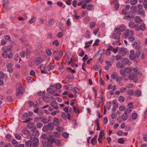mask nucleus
<instances>
[{
    "label": "nucleus",
    "instance_id": "obj_1",
    "mask_svg": "<svg viewBox=\"0 0 147 147\" xmlns=\"http://www.w3.org/2000/svg\"><path fill=\"white\" fill-rule=\"evenodd\" d=\"M123 35L125 38L128 37L129 41L131 42H133L135 39V38L134 36V32L132 30H126L123 33Z\"/></svg>",
    "mask_w": 147,
    "mask_h": 147
},
{
    "label": "nucleus",
    "instance_id": "obj_2",
    "mask_svg": "<svg viewBox=\"0 0 147 147\" xmlns=\"http://www.w3.org/2000/svg\"><path fill=\"white\" fill-rule=\"evenodd\" d=\"M132 69L133 67L131 66L130 67L125 68L124 71L123 70H120V73L122 75V76L120 77V79L122 80H127L128 79V77L125 74V72L129 73L132 71Z\"/></svg>",
    "mask_w": 147,
    "mask_h": 147
},
{
    "label": "nucleus",
    "instance_id": "obj_3",
    "mask_svg": "<svg viewBox=\"0 0 147 147\" xmlns=\"http://www.w3.org/2000/svg\"><path fill=\"white\" fill-rule=\"evenodd\" d=\"M18 87L17 89V92L16 94L17 96L19 98H20L22 96L23 93L24 92V90L22 88V84L20 83H18L17 84Z\"/></svg>",
    "mask_w": 147,
    "mask_h": 147
},
{
    "label": "nucleus",
    "instance_id": "obj_4",
    "mask_svg": "<svg viewBox=\"0 0 147 147\" xmlns=\"http://www.w3.org/2000/svg\"><path fill=\"white\" fill-rule=\"evenodd\" d=\"M115 33H113L112 36V38H113L117 39L118 41L116 42L117 44L119 43V29L118 27L116 28L114 30Z\"/></svg>",
    "mask_w": 147,
    "mask_h": 147
},
{
    "label": "nucleus",
    "instance_id": "obj_5",
    "mask_svg": "<svg viewBox=\"0 0 147 147\" xmlns=\"http://www.w3.org/2000/svg\"><path fill=\"white\" fill-rule=\"evenodd\" d=\"M135 16L134 13L133 11H131L127 12V13L125 14V16L124 18V19L129 21L132 20L134 19Z\"/></svg>",
    "mask_w": 147,
    "mask_h": 147
},
{
    "label": "nucleus",
    "instance_id": "obj_6",
    "mask_svg": "<svg viewBox=\"0 0 147 147\" xmlns=\"http://www.w3.org/2000/svg\"><path fill=\"white\" fill-rule=\"evenodd\" d=\"M31 147H37L39 143V140L38 138H31Z\"/></svg>",
    "mask_w": 147,
    "mask_h": 147
},
{
    "label": "nucleus",
    "instance_id": "obj_7",
    "mask_svg": "<svg viewBox=\"0 0 147 147\" xmlns=\"http://www.w3.org/2000/svg\"><path fill=\"white\" fill-rule=\"evenodd\" d=\"M129 80H133L134 82L135 83H136L138 81V76L135 75L134 73H132L129 74Z\"/></svg>",
    "mask_w": 147,
    "mask_h": 147
},
{
    "label": "nucleus",
    "instance_id": "obj_8",
    "mask_svg": "<svg viewBox=\"0 0 147 147\" xmlns=\"http://www.w3.org/2000/svg\"><path fill=\"white\" fill-rule=\"evenodd\" d=\"M22 119L24 121H23L24 123H28L31 120L30 117H29L28 114L27 113H25L22 116Z\"/></svg>",
    "mask_w": 147,
    "mask_h": 147
},
{
    "label": "nucleus",
    "instance_id": "obj_9",
    "mask_svg": "<svg viewBox=\"0 0 147 147\" xmlns=\"http://www.w3.org/2000/svg\"><path fill=\"white\" fill-rule=\"evenodd\" d=\"M146 27L145 24L144 23H142L141 24L139 27L138 26L136 28H135V29L137 31H138L140 30L142 31H144L145 30Z\"/></svg>",
    "mask_w": 147,
    "mask_h": 147
},
{
    "label": "nucleus",
    "instance_id": "obj_10",
    "mask_svg": "<svg viewBox=\"0 0 147 147\" xmlns=\"http://www.w3.org/2000/svg\"><path fill=\"white\" fill-rule=\"evenodd\" d=\"M42 98L43 100L46 102H49L50 101V95L48 94L43 95Z\"/></svg>",
    "mask_w": 147,
    "mask_h": 147
},
{
    "label": "nucleus",
    "instance_id": "obj_11",
    "mask_svg": "<svg viewBox=\"0 0 147 147\" xmlns=\"http://www.w3.org/2000/svg\"><path fill=\"white\" fill-rule=\"evenodd\" d=\"M36 128L33 127L32 129V131L33 132L32 133V135L34 136L35 137H38L39 136V131L36 130Z\"/></svg>",
    "mask_w": 147,
    "mask_h": 147
},
{
    "label": "nucleus",
    "instance_id": "obj_12",
    "mask_svg": "<svg viewBox=\"0 0 147 147\" xmlns=\"http://www.w3.org/2000/svg\"><path fill=\"white\" fill-rule=\"evenodd\" d=\"M53 140H50L48 141L47 142H45L46 145L45 144L44 147H47L48 146L51 147L53 146Z\"/></svg>",
    "mask_w": 147,
    "mask_h": 147
},
{
    "label": "nucleus",
    "instance_id": "obj_13",
    "mask_svg": "<svg viewBox=\"0 0 147 147\" xmlns=\"http://www.w3.org/2000/svg\"><path fill=\"white\" fill-rule=\"evenodd\" d=\"M33 111L34 113H37L38 115L40 116H42L44 113L43 110H39V108H36V109L34 110Z\"/></svg>",
    "mask_w": 147,
    "mask_h": 147
},
{
    "label": "nucleus",
    "instance_id": "obj_14",
    "mask_svg": "<svg viewBox=\"0 0 147 147\" xmlns=\"http://www.w3.org/2000/svg\"><path fill=\"white\" fill-rule=\"evenodd\" d=\"M127 54L126 49L124 48H120V57L125 56Z\"/></svg>",
    "mask_w": 147,
    "mask_h": 147
},
{
    "label": "nucleus",
    "instance_id": "obj_15",
    "mask_svg": "<svg viewBox=\"0 0 147 147\" xmlns=\"http://www.w3.org/2000/svg\"><path fill=\"white\" fill-rule=\"evenodd\" d=\"M62 86L61 84L59 83H56L55 85H51L50 86V87H52L53 88H55V89L57 90H60Z\"/></svg>",
    "mask_w": 147,
    "mask_h": 147
},
{
    "label": "nucleus",
    "instance_id": "obj_16",
    "mask_svg": "<svg viewBox=\"0 0 147 147\" xmlns=\"http://www.w3.org/2000/svg\"><path fill=\"white\" fill-rule=\"evenodd\" d=\"M141 59H143L145 58H147V49H144L140 57Z\"/></svg>",
    "mask_w": 147,
    "mask_h": 147
},
{
    "label": "nucleus",
    "instance_id": "obj_17",
    "mask_svg": "<svg viewBox=\"0 0 147 147\" xmlns=\"http://www.w3.org/2000/svg\"><path fill=\"white\" fill-rule=\"evenodd\" d=\"M61 116L62 118L65 120H66V116H68V119L69 120H70L71 119V116L69 113L66 114L65 113H62L61 114Z\"/></svg>",
    "mask_w": 147,
    "mask_h": 147
},
{
    "label": "nucleus",
    "instance_id": "obj_18",
    "mask_svg": "<svg viewBox=\"0 0 147 147\" xmlns=\"http://www.w3.org/2000/svg\"><path fill=\"white\" fill-rule=\"evenodd\" d=\"M52 123L53 125L55 126H58L60 123L59 119L56 117H55Z\"/></svg>",
    "mask_w": 147,
    "mask_h": 147
},
{
    "label": "nucleus",
    "instance_id": "obj_19",
    "mask_svg": "<svg viewBox=\"0 0 147 147\" xmlns=\"http://www.w3.org/2000/svg\"><path fill=\"white\" fill-rule=\"evenodd\" d=\"M50 105L55 109H59L57 103L54 101H51L50 103Z\"/></svg>",
    "mask_w": 147,
    "mask_h": 147
},
{
    "label": "nucleus",
    "instance_id": "obj_20",
    "mask_svg": "<svg viewBox=\"0 0 147 147\" xmlns=\"http://www.w3.org/2000/svg\"><path fill=\"white\" fill-rule=\"evenodd\" d=\"M134 21L138 24H140L142 22V20L139 16H136L134 18Z\"/></svg>",
    "mask_w": 147,
    "mask_h": 147
},
{
    "label": "nucleus",
    "instance_id": "obj_21",
    "mask_svg": "<svg viewBox=\"0 0 147 147\" xmlns=\"http://www.w3.org/2000/svg\"><path fill=\"white\" fill-rule=\"evenodd\" d=\"M120 61L122 62L124 65H127L129 62L128 59L125 57L123 58L120 57Z\"/></svg>",
    "mask_w": 147,
    "mask_h": 147
},
{
    "label": "nucleus",
    "instance_id": "obj_22",
    "mask_svg": "<svg viewBox=\"0 0 147 147\" xmlns=\"http://www.w3.org/2000/svg\"><path fill=\"white\" fill-rule=\"evenodd\" d=\"M12 47V45H9L8 47H4L2 48L3 51H9L10 50Z\"/></svg>",
    "mask_w": 147,
    "mask_h": 147
},
{
    "label": "nucleus",
    "instance_id": "obj_23",
    "mask_svg": "<svg viewBox=\"0 0 147 147\" xmlns=\"http://www.w3.org/2000/svg\"><path fill=\"white\" fill-rule=\"evenodd\" d=\"M140 43L137 42H134L133 45L135 47V48L137 50H140L141 48V46L140 45Z\"/></svg>",
    "mask_w": 147,
    "mask_h": 147
},
{
    "label": "nucleus",
    "instance_id": "obj_24",
    "mask_svg": "<svg viewBox=\"0 0 147 147\" xmlns=\"http://www.w3.org/2000/svg\"><path fill=\"white\" fill-rule=\"evenodd\" d=\"M129 27L131 28H136L138 26V25H137L134 22H130L128 24Z\"/></svg>",
    "mask_w": 147,
    "mask_h": 147
},
{
    "label": "nucleus",
    "instance_id": "obj_25",
    "mask_svg": "<svg viewBox=\"0 0 147 147\" xmlns=\"http://www.w3.org/2000/svg\"><path fill=\"white\" fill-rule=\"evenodd\" d=\"M113 107L114 108V109H112V110L113 111H116L115 109L117 108L118 106V105L115 100H113Z\"/></svg>",
    "mask_w": 147,
    "mask_h": 147
},
{
    "label": "nucleus",
    "instance_id": "obj_26",
    "mask_svg": "<svg viewBox=\"0 0 147 147\" xmlns=\"http://www.w3.org/2000/svg\"><path fill=\"white\" fill-rule=\"evenodd\" d=\"M47 91L48 93L52 94H54L55 92L56 91L55 90L51 88H48L47 90Z\"/></svg>",
    "mask_w": 147,
    "mask_h": 147
},
{
    "label": "nucleus",
    "instance_id": "obj_27",
    "mask_svg": "<svg viewBox=\"0 0 147 147\" xmlns=\"http://www.w3.org/2000/svg\"><path fill=\"white\" fill-rule=\"evenodd\" d=\"M125 125L124 123H122L121 124V127L122 128H125V129L126 131H129L130 129V127H127V126L125 127Z\"/></svg>",
    "mask_w": 147,
    "mask_h": 147
},
{
    "label": "nucleus",
    "instance_id": "obj_28",
    "mask_svg": "<svg viewBox=\"0 0 147 147\" xmlns=\"http://www.w3.org/2000/svg\"><path fill=\"white\" fill-rule=\"evenodd\" d=\"M22 134L28 136V135H29L30 132L27 129H24L22 131Z\"/></svg>",
    "mask_w": 147,
    "mask_h": 147
},
{
    "label": "nucleus",
    "instance_id": "obj_29",
    "mask_svg": "<svg viewBox=\"0 0 147 147\" xmlns=\"http://www.w3.org/2000/svg\"><path fill=\"white\" fill-rule=\"evenodd\" d=\"M73 109L75 113L79 114L81 113V111L78 107L74 106Z\"/></svg>",
    "mask_w": 147,
    "mask_h": 147
},
{
    "label": "nucleus",
    "instance_id": "obj_30",
    "mask_svg": "<svg viewBox=\"0 0 147 147\" xmlns=\"http://www.w3.org/2000/svg\"><path fill=\"white\" fill-rule=\"evenodd\" d=\"M47 125L48 127V129L49 130L52 131L54 129V127L52 123H49Z\"/></svg>",
    "mask_w": 147,
    "mask_h": 147
},
{
    "label": "nucleus",
    "instance_id": "obj_31",
    "mask_svg": "<svg viewBox=\"0 0 147 147\" xmlns=\"http://www.w3.org/2000/svg\"><path fill=\"white\" fill-rule=\"evenodd\" d=\"M104 52V50L103 49H100L98 53L96 54V56L98 57V56H101L103 54Z\"/></svg>",
    "mask_w": 147,
    "mask_h": 147
},
{
    "label": "nucleus",
    "instance_id": "obj_32",
    "mask_svg": "<svg viewBox=\"0 0 147 147\" xmlns=\"http://www.w3.org/2000/svg\"><path fill=\"white\" fill-rule=\"evenodd\" d=\"M40 119H41V121L45 124L49 122V120L47 121L45 117H40Z\"/></svg>",
    "mask_w": 147,
    "mask_h": 147
},
{
    "label": "nucleus",
    "instance_id": "obj_33",
    "mask_svg": "<svg viewBox=\"0 0 147 147\" xmlns=\"http://www.w3.org/2000/svg\"><path fill=\"white\" fill-rule=\"evenodd\" d=\"M3 6L6 9L9 8V5L8 4H6L7 3L9 2L8 0H3Z\"/></svg>",
    "mask_w": 147,
    "mask_h": 147
},
{
    "label": "nucleus",
    "instance_id": "obj_34",
    "mask_svg": "<svg viewBox=\"0 0 147 147\" xmlns=\"http://www.w3.org/2000/svg\"><path fill=\"white\" fill-rule=\"evenodd\" d=\"M97 136L96 135L92 139L91 142L93 145H94L95 144V142H97L96 139Z\"/></svg>",
    "mask_w": 147,
    "mask_h": 147
},
{
    "label": "nucleus",
    "instance_id": "obj_35",
    "mask_svg": "<svg viewBox=\"0 0 147 147\" xmlns=\"http://www.w3.org/2000/svg\"><path fill=\"white\" fill-rule=\"evenodd\" d=\"M34 125V124L32 122H29L27 125V127L28 129H30Z\"/></svg>",
    "mask_w": 147,
    "mask_h": 147
},
{
    "label": "nucleus",
    "instance_id": "obj_36",
    "mask_svg": "<svg viewBox=\"0 0 147 147\" xmlns=\"http://www.w3.org/2000/svg\"><path fill=\"white\" fill-rule=\"evenodd\" d=\"M54 142L55 143V144L58 146H61V144L60 143V141L57 139H53Z\"/></svg>",
    "mask_w": 147,
    "mask_h": 147
},
{
    "label": "nucleus",
    "instance_id": "obj_37",
    "mask_svg": "<svg viewBox=\"0 0 147 147\" xmlns=\"http://www.w3.org/2000/svg\"><path fill=\"white\" fill-rule=\"evenodd\" d=\"M118 75L116 72L113 73L111 75V78L113 79H116L118 78Z\"/></svg>",
    "mask_w": 147,
    "mask_h": 147
},
{
    "label": "nucleus",
    "instance_id": "obj_38",
    "mask_svg": "<svg viewBox=\"0 0 147 147\" xmlns=\"http://www.w3.org/2000/svg\"><path fill=\"white\" fill-rule=\"evenodd\" d=\"M94 5L92 4H89L87 5L86 9L88 11L91 10L94 7Z\"/></svg>",
    "mask_w": 147,
    "mask_h": 147
},
{
    "label": "nucleus",
    "instance_id": "obj_39",
    "mask_svg": "<svg viewBox=\"0 0 147 147\" xmlns=\"http://www.w3.org/2000/svg\"><path fill=\"white\" fill-rule=\"evenodd\" d=\"M141 95V92L139 90H138L134 92V95L135 96L139 97Z\"/></svg>",
    "mask_w": 147,
    "mask_h": 147
},
{
    "label": "nucleus",
    "instance_id": "obj_40",
    "mask_svg": "<svg viewBox=\"0 0 147 147\" xmlns=\"http://www.w3.org/2000/svg\"><path fill=\"white\" fill-rule=\"evenodd\" d=\"M26 55L27 54L24 51H22L20 53V56L22 58L25 57Z\"/></svg>",
    "mask_w": 147,
    "mask_h": 147
},
{
    "label": "nucleus",
    "instance_id": "obj_41",
    "mask_svg": "<svg viewBox=\"0 0 147 147\" xmlns=\"http://www.w3.org/2000/svg\"><path fill=\"white\" fill-rule=\"evenodd\" d=\"M85 38H86L88 39V38H89L90 37V32L89 30H87L86 33H85Z\"/></svg>",
    "mask_w": 147,
    "mask_h": 147
},
{
    "label": "nucleus",
    "instance_id": "obj_42",
    "mask_svg": "<svg viewBox=\"0 0 147 147\" xmlns=\"http://www.w3.org/2000/svg\"><path fill=\"white\" fill-rule=\"evenodd\" d=\"M48 130H49L47 125H44L42 128V131L44 132H46L48 131Z\"/></svg>",
    "mask_w": 147,
    "mask_h": 147
},
{
    "label": "nucleus",
    "instance_id": "obj_43",
    "mask_svg": "<svg viewBox=\"0 0 147 147\" xmlns=\"http://www.w3.org/2000/svg\"><path fill=\"white\" fill-rule=\"evenodd\" d=\"M59 28L60 30L62 31L65 30L64 28L63 27V24L61 22H60L59 24Z\"/></svg>",
    "mask_w": 147,
    "mask_h": 147
},
{
    "label": "nucleus",
    "instance_id": "obj_44",
    "mask_svg": "<svg viewBox=\"0 0 147 147\" xmlns=\"http://www.w3.org/2000/svg\"><path fill=\"white\" fill-rule=\"evenodd\" d=\"M36 62L38 64H39L42 62V59L40 57H37L36 60Z\"/></svg>",
    "mask_w": 147,
    "mask_h": 147
},
{
    "label": "nucleus",
    "instance_id": "obj_45",
    "mask_svg": "<svg viewBox=\"0 0 147 147\" xmlns=\"http://www.w3.org/2000/svg\"><path fill=\"white\" fill-rule=\"evenodd\" d=\"M31 140H28L26 141L25 144L26 146V147L31 146Z\"/></svg>",
    "mask_w": 147,
    "mask_h": 147
},
{
    "label": "nucleus",
    "instance_id": "obj_46",
    "mask_svg": "<svg viewBox=\"0 0 147 147\" xmlns=\"http://www.w3.org/2000/svg\"><path fill=\"white\" fill-rule=\"evenodd\" d=\"M55 22V20L53 19H51L49 20L48 22V24L49 25L52 26L54 24Z\"/></svg>",
    "mask_w": 147,
    "mask_h": 147
},
{
    "label": "nucleus",
    "instance_id": "obj_47",
    "mask_svg": "<svg viewBox=\"0 0 147 147\" xmlns=\"http://www.w3.org/2000/svg\"><path fill=\"white\" fill-rule=\"evenodd\" d=\"M128 117L127 114L124 113L122 115V119L124 121Z\"/></svg>",
    "mask_w": 147,
    "mask_h": 147
},
{
    "label": "nucleus",
    "instance_id": "obj_48",
    "mask_svg": "<svg viewBox=\"0 0 147 147\" xmlns=\"http://www.w3.org/2000/svg\"><path fill=\"white\" fill-rule=\"evenodd\" d=\"M132 109L129 108H127L126 109H125L124 111V113H126L127 114V113H129L131 112L132 111Z\"/></svg>",
    "mask_w": 147,
    "mask_h": 147
},
{
    "label": "nucleus",
    "instance_id": "obj_49",
    "mask_svg": "<svg viewBox=\"0 0 147 147\" xmlns=\"http://www.w3.org/2000/svg\"><path fill=\"white\" fill-rule=\"evenodd\" d=\"M108 89L109 90L112 89L113 91H114L116 89L115 86H112L111 84H110L108 87Z\"/></svg>",
    "mask_w": 147,
    "mask_h": 147
},
{
    "label": "nucleus",
    "instance_id": "obj_50",
    "mask_svg": "<svg viewBox=\"0 0 147 147\" xmlns=\"http://www.w3.org/2000/svg\"><path fill=\"white\" fill-rule=\"evenodd\" d=\"M132 118L134 120L136 119L138 117V114L136 113H133L132 114Z\"/></svg>",
    "mask_w": 147,
    "mask_h": 147
},
{
    "label": "nucleus",
    "instance_id": "obj_51",
    "mask_svg": "<svg viewBox=\"0 0 147 147\" xmlns=\"http://www.w3.org/2000/svg\"><path fill=\"white\" fill-rule=\"evenodd\" d=\"M8 51H3L2 53V55L3 57L4 58H6L8 57V54L7 52Z\"/></svg>",
    "mask_w": 147,
    "mask_h": 147
},
{
    "label": "nucleus",
    "instance_id": "obj_52",
    "mask_svg": "<svg viewBox=\"0 0 147 147\" xmlns=\"http://www.w3.org/2000/svg\"><path fill=\"white\" fill-rule=\"evenodd\" d=\"M134 91L133 90H130L127 91V94L129 96H131L134 94Z\"/></svg>",
    "mask_w": 147,
    "mask_h": 147
},
{
    "label": "nucleus",
    "instance_id": "obj_53",
    "mask_svg": "<svg viewBox=\"0 0 147 147\" xmlns=\"http://www.w3.org/2000/svg\"><path fill=\"white\" fill-rule=\"evenodd\" d=\"M104 131L103 130H101L99 133V136L98 138H99L101 139H102V138L104 136Z\"/></svg>",
    "mask_w": 147,
    "mask_h": 147
},
{
    "label": "nucleus",
    "instance_id": "obj_54",
    "mask_svg": "<svg viewBox=\"0 0 147 147\" xmlns=\"http://www.w3.org/2000/svg\"><path fill=\"white\" fill-rule=\"evenodd\" d=\"M54 136H55L57 138H59L60 136V133L59 132L55 131L53 133Z\"/></svg>",
    "mask_w": 147,
    "mask_h": 147
},
{
    "label": "nucleus",
    "instance_id": "obj_55",
    "mask_svg": "<svg viewBox=\"0 0 147 147\" xmlns=\"http://www.w3.org/2000/svg\"><path fill=\"white\" fill-rule=\"evenodd\" d=\"M62 135L65 138H67L69 136V134L66 132L62 133Z\"/></svg>",
    "mask_w": 147,
    "mask_h": 147
},
{
    "label": "nucleus",
    "instance_id": "obj_56",
    "mask_svg": "<svg viewBox=\"0 0 147 147\" xmlns=\"http://www.w3.org/2000/svg\"><path fill=\"white\" fill-rule=\"evenodd\" d=\"M125 29V26L124 25H121L120 26V31L123 32Z\"/></svg>",
    "mask_w": 147,
    "mask_h": 147
},
{
    "label": "nucleus",
    "instance_id": "obj_57",
    "mask_svg": "<svg viewBox=\"0 0 147 147\" xmlns=\"http://www.w3.org/2000/svg\"><path fill=\"white\" fill-rule=\"evenodd\" d=\"M53 45H55L56 46H58L59 45V42L57 40H55L52 43Z\"/></svg>",
    "mask_w": 147,
    "mask_h": 147
},
{
    "label": "nucleus",
    "instance_id": "obj_58",
    "mask_svg": "<svg viewBox=\"0 0 147 147\" xmlns=\"http://www.w3.org/2000/svg\"><path fill=\"white\" fill-rule=\"evenodd\" d=\"M36 20V18L34 16L32 17V19L31 20H30L29 22L30 23H32L35 22Z\"/></svg>",
    "mask_w": 147,
    "mask_h": 147
},
{
    "label": "nucleus",
    "instance_id": "obj_59",
    "mask_svg": "<svg viewBox=\"0 0 147 147\" xmlns=\"http://www.w3.org/2000/svg\"><path fill=\"white\" fill-rule=\"evenodd\" d=\"M14 136L15 138L17 140H20L21 138V136L19 134H15Z\"/></svg>",
    "mask_w": 147,
    "mask_h": 147
},
{
    "label": "nucleus",
    "instance_id": "obj_60",
    "mask_svg": "<svg viewBox=\"0 0 147 147\" xmlns=\"http://www.w3.org/2000/svg\"><path fill=\"white\" fill-rule=\"evenodd\" d=\"M12 144L14 146H17L18 144V142L15 139L11 141Z\"/></svg>",
    "mask_w": 147,
    "mask_h": 147
},
{
    "label": "nucleus",
    "instance_id": "obj_61",
    "mask_svg": "<svg viewBox=\"0 0 147 147\" xmlns=\"http://www.w3.org/2000/svg\"><path fill=\"white\" fill-rule=\"evenodd\" d=\"M111 102L107 103L106 105V108L107 110L109 109L111 107Z\"/></svg>",
    "mask_w": 147,
    "mask_h": 147
},
{
    "label": "nucleus",
    "instance_id": "obj_62",
    "mask_svg": "<svg viewBox=\"0 0 147 147\" xmlns=\"http://www.w3.org/2000/svg\"><path fill=\"white\" fill-rule=\"evenodd\" d=\"M46 52L47 55L49 56H50L51 55V50L49 49H46Z\"/></svg>",
    "mask_w": 147,
    "mask_h": 147
},
{
    "label": "nucleus",
    "instance_id": "obj_63",
    "mask_svg": "<svg viewBox=\"0 0 147 147\" xmlns=\"http://www.w3.org/2000/svg\"><path fill=\"white\" fill-rule=\"evenodd\" d=\"M36 125L38 128H40L43 125L41 123L38 122L37 123Z\"/></svg>",
    "mask_w": 147,
    "mask_h": 147
},
{
    "label": "nucleus",
    "instance_id": "obj_64",
    "mask_svg": "<svg viewBox=\"0 0 147 147\" xmlns=\"http://www.w3.org/2000/svg\"><path fill=\"white\" fill-rule=\"evenodd\" d=\"M1 143H2L3 145H4L5 146V147H11L12 146L11 144L10 143L7 144L6 145H5L4 142H1Z\"/></svg>",
    "mask_w": 147,
    "mask_h": 147
}]
</instances>
